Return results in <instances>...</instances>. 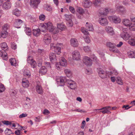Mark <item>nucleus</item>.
Instances as JSON below:
<instances>
[{
	"mask_svg": "<svg viewBox=\"0 0 135 135\" xmlns=\"http://www.w3.org/2000/svg\"><path fill=\"white\" fill-rule=\"evenodd\" d=\"M46 26V29L53 34L57 33L59 32V31L57 29L55 28L54 26L51 22H48L45 23Z\"/></svg>",
	"mask_w": 135,
	"mask_h": 135,
	"instance_id": "1",
	"label": "nucleus"
},
{
	"mask_svg": "<svg viewBox=\"0 0 135 135\" xmlns=\"http://www.w3.org/2000/svg\"><path fill=\"white\" fill-rule=\"evenodd\" d=\"M106 45L110 48L109 50L115 53L118 51V50L116 47V45L115 44L108 42L107 43Z\"/></svg>",
	"mask_w": 135,
	"mask_h": 135,
	"instance_id": "2",
	"label": "nucleus"
},
{
	"mask_svg": "<svg viewBox=\"0 0 135 135\" xmlns=\"http://www.w3.org/2000/svg\"><path fill=\"white\" fill-rule=\"evenodd\" d=\"M62 45L61 44H58L56 46H54L53 44L51 45V47L52 48L53 47L55 49V53L58 55H59L61 53V48Z\"/></svg>",
	"mask_w": 135,
	"mask_h": 135,
	"instance_id": "3",
	"label": "nucleus"
},
{
	"mask_svg": "<svg viewBox=\"0 0 135 135\" xmlns=\"http://www.w3.org/2000/svg\"><path fill=\"white\" fill-rule=\"evenodd\" d=\"M27 62L30 64L31 67L35 68L36 66V64L35 61L33 60L32 57L28 56L27 59Z\"/></svg>",
	"mask_w": 135,
	"mask_h": 135,
	"instance_id": "4",
	"label": "nucleus"
},
{
	"mask_svg": "<svg viewBox=\"0 0 135 135\" xmlns=\"http://www.w3.org/2000/svg\"><path fill=\"white\" fill-rule=\"evenodd\" d=\"M120 35L121 37L126 41L128 40L129 38H131V35L126 32H122Z\"/></svg>",
	"mask_w": 135,
	"mask_h": 135,
	"instance_id": "5",
	"label": "nucleus"
},
{
	"mask_svg": "<svg viewBox=\"0 0 135 135\" xmlns=\"http://www.w3.org/2000/svg\"><path fill=\"white\" fill-rule=\"evenodd\" d=\"M108 18L110 21L116 23H120L121 21L120 18L117 16H110Z\"/></svg>",
	"mask_w": 135,
	"mask_h": 135,
	"instance_id": "6",
	"label": "nucleus"
},
{
	"mask_svg": "<svg viewBox=\"0 0 135 135\" xmlns=\"http://www.w3.org/2000/svg\"><path fill=\"white\" fill-rule=\"evenodd\" d=\"M73 58V59L76 60H78L80 59V55L79 52L75 51L73 52L72 54Z\"/></svg>",
	"mask_w": 135,
	"mask_h": 135,
	"instance_id": "7",
	"label": "nucleus"
},
{
	"mask_svg": "<svg viewBox=\"0 0 135 135\" xmlns=\"http://www.w3.org/2000/svg\"><path fill=\"white\" fill-rule=\"evenodd\" d=\"M91 59L87 56H85L84 57L83 61L87 66H90L91 65Z\"/></svg>",
	"mask_w": 135,
	"mask_h": 135,
	"instance_id": "8",
	"label": "nucleus"
},
{
	"mask_svg": "<svg viewBox=\"0 0 135 135\" xmlns=\"http://www.w3.org/2000/svg\"><path fill=\"white\" fill-rule=\"evenodd\" d=\"M123 24L125 26L129 27L130 25H132V22L131 21L128 19L125 18L122 21Z\"/></svg>",
	"mask_w": 135,
	"mask_h": 135,
	"instance_id": "9",
	"label": "nucleus"
},
{
	"mask_svg": "<svg viewBox=\"0 0 135 135\" xmlns=\"http://www.w3.org/2000/svg\"><path fill=\"white\" fill-rule=\"evenodd\" d=\"M51 41V38L48 35H45L44 37V41L46 44H50Z\"/></svg>",
	"mask_w": 135,
	"mask_h": 135,
	"instance_id": "10",
	"label": "nucleus"
},
{
	"mask_svg": "<svg viewBox=\"0 0 135 135\" xmlns=\"http://www.w3.org/2000/svg\"><path fill=\"white\" fill-rule=\"evenodd\" d=\"M7 53L4 51H2L0 50V56L2 57L4 60H6L8 59Z\"/></svg>",
	"mask_w": 135,
	"mask_h": 135,
	"instance_id": "11",
	"label": "nucleus"
},
{
	"mask_svg": "<svg viewBox=\"0 0 135 135\" xmlns=\"http://www.w3.org/2000/svg\"><path fill=\"white\" fill-rule=\"evenodd\" d=\"M49 58L50 61L53 63H55L56 61V58L55 55L54 53H51L49 55Z\"/></svg>",
	"mask_w": 135,
	"mask_h": 135,
	"instance_id": "12",
	"label": "nucleus"
},
{
	"mask_svg": "<svg viewBox=\"0 0 135 135\" xmlns=\"http://www.w3.org/2000/svg\"><path fill=\"white\" fill-rule=\"evenodd\" d=\"M99 22L100 25H105L108 23V21L107 19L104 18H99Z\"/></svg>",
	"mask_w": 135,
	"mask_h": 135,
	"instance_id": "13",
	"label": "nucleus"
},
{
	"mask_svg": "<svg viewBox=\"0 0 135 135\" xmlns=\"http://www.w3.org/2000/svg\"><path fill=\"white\" fill-rule=\"evenodd\" d=\"M57 28L61 31H64L66 29V27L65 25L63 23H57Z\"/></svg>",
	"mask_w": 135,
	"mask_h": 135,
	"instance_id": "14",
	"label": "nucleus"
},
{
	"mask_svg": "<svg viewBox=\"0 0 135 135\" xmlns=\"http://www.w3.org/2000/svg\"><path fill=\"white\" fill-rule=\"evenodd\" d=\"M110 108L109 106H108L107 107H103L101 109H95V110H103L101 112L103 114H105L106 113H110L111 112L109 111L108 109L109 108Z\"/></svg>",
	"mask_w": 135,
	"mask_h": 135,
	"instance_id": "15",
	"label": "nucleus"
},
{
	"mask_svg": "<svg viewBox=\"0 0 135 135\" xmlns=\"http://www.w3.org/2000/svg\"><path fill=\"white\" fill-rule=\"evenodd\" d=\"M22 85L25 88H28L29 85V83L28 80L23 79L22 81Z\"/></svg>",
	"mask_w": 135,
	"mask_h": 135,
	"instance_id": "16",
	"label": "nucleus"
},
{
	"mask_svg": "<svg viewBox=\"0 0 135 135\" xmlns=\"http://www.w3.org/2000/svg\"><path fill=\"white\" fill-rule=\"evenodd\" d=\"M40 2V0H31L30 4L33 7H36Z\"/></svg>",
	"mask_w": 135,
	"mask_h": 135,
	"instance_id": "17",
	"label": "nucleus"
},
{
	"mask_svg": "<svg viewBox=\"0 0 135 135\" xmlns=\"http://www.w3.org/2000/svg\"><path fill=\"white\" fill-rule=\"evenodd\" d=\"M70 44L72 46L74 47H77L78 45V41L75 38L71 39L70 41Z\"/></svg>",
	"mask_w": 135,
	"mask_h": 135,
	"instance_id": "18",
	"label": "nucleus"
},
{
	"mask_svg": "<svg viewBox=\"0 0 135 135\" xmlns=\"http://www.w3.org/2000/svg\"><path fill=\"white\" fill-rule=\"evenodd\" d=\"M83 5L85 8H88L91 5V3L88 0H83Z\"/></svg>",
	"mask_w": 135,
	"mask_h": 135,
	"instance_id": "19",
	"label": "nucleus"
},
{
	"mask_svg": "<svg viewBox=\"0 0 135 135\" xmlns=\"http://www.w3.org/2000/svg\"><path fill=\"white\" fill-rule=\"evenodd\" d=\"M47 72V70L45 67L44 66H42L40 69L39 71V74L41 75L45 74Z\"/></svg>",
	"mask_w": 135,
	"mask_h": 135,
	"instance_id": "20",
	"label": "nucleus"
},
{
	"mask_svg": "<svg viewBox=\"0 0 135 135\" xmlns=\"http://www.w3.org/2000/svg\"><path fill=\"white\" fill-rule=\"evenodd\" d=\"M39 29L43 32H44L46 30L45 23H40L38 25Z\"/></svg>",
	"mask_w": 135,
	"mask_h": 135,
	"instance_id": "21",
	"label": "nucleus"
},
{
	"mask_svg": "<svg viewBox=\"0 0 135 135\" xmlns=\"http://www.w3.org/2000/svg\"><path fill=\"white\" fill-rule=\"evenodd\" d=\"M105 30L107 32L109 35H112L114 34V33L113 28L110 27H106Z\"/></svg>",
	"mask_w": 135,
	"mask_h": 135,
	"instance_id": "22",
	"label": "nucleus"
},
{
	"mask_svg": "<svg viewBox=\"0 0 135 135\" xmlns=\"http://www.w3.org/2000/svg\"><path fill=\"white\" fill-rule=\"evenodd\" d=\"M99 76L102 78H104L106 77V73L104 71L102 70H100L99 71Z\"/></svg>",
	"mask_w": 135,
	"mask_h": 135,
	"instance_id": "23",
	"label": "nucleus"
},
{
	"mask_svg": "<svg viewBox=\"0 0 135 135\" xmlns=\"http://www.w3.org/2000/svg\"><path fill=\"white\" fill-rule=\"evenodd\" d=\"M8 33L6 31L1 32L0 31V38H5L8 36Z\"/></svg>",
	"mask_w": 135,
	"mask_h": 135,
	"instance_id": "24",
	"label": "nucleus"
},
{
	"mask_svg": "<svg viewBox=\"0 0 135 135\" xmlns=\"http://www.w3.org/2000/svg\"><path fill=\"white\" fill-rule=\"evenodd\" d=\"M23 74L27 78H29L30 77L31 74L30 71L27 69L23 70Z\"/></svg>",
	"mask_w": 135,
	"mask_h": 135,
	"instance_id": "25",
	"label": "nucleus"
},
{
	"mask_svg": "<svg viewBox=\"0 0 135 135\" xmlns=\"http://www.w3.org/2000/svg\"><path fill=\"white\" fill-rule=\"evenodd\" d=\"M3 7L4 9H8L11 8V4L9 2H7L3 4Z\"/></svg>",
	"mask_w": 135,
	"mask_h": 135,
	"instance_id": "26",
	"label": "nucleus"
},
{
	"mask_svg": "<svg viewBox=\"0 0 135 135\" xmlns=\"http://www.w3.org/2000/svg\"><path fill=\"white\" fill-rule=\"evenodd\" d=\"M85 26L89 31H93V26L91 23L86 22Z\"/></svg>",
	"mask_w": 135,
	"mask_h": 135,
	"instance_id": "27",
	"label": "nucleus"
},
{
	"mask_svg": "<svg viewBox=\"0 0 135 135\" xmlns=\"http://www.w3.org/2000/svg\"><path fill=\"white\" fill-rule=\"evenodd\" d=\"M60 63L61 65L62 66H65L67 64L66 60L63 57L61 58Z\"/></svg>",
	"mask_w": 135,
	"mask_h": 135,
	"instance_id": "28",
	"label": "nucleus"
},
{
	"mask_svg": "<svg viewBox=\"0 0 135 135\" xmlns=\"http://www.w3.org/2000/svg\"><path fill=\"white\" fill-rule=\"evenodd\" d=\"M40 30L39 29H34L33 30V33L35 36H38L40 33Z\"/></svg>",
	"mask_w": 135,
	"mask_h": 135,
	"instance_id": "29",
	"label": "nucleus"
},
{
	"mask_svg": "<svg viewBox=\"0 0 135 135\" xmlns=\"http://www.w3.org/2000/svg\"><path fill=\"white\" fill-rule=\"evenodd\" d=\"M68 84H69V87L72 89H75L76 87V85L75 83L73 81H70Z\"/></svg>",
	"mask_w": 135,
	"mask_h": 135,
	"instance_id": "30",
	"label": "nucleus"
},
{
	"mask_svg": "<svg viewBox=\"0 0 135 135\" xmlns=\"http://www.w3.org/2000/svg\"><path fill=\"white\" fill-rule=\"evenodd\" d=\"M36 90L37 92L38 93L41 94L43 92L42 88L40 85H37L36 86Z\"/></svg>",
	"mask_w": 135,
	"mask_h": 135,
	"instance_id": "31",
	"label": "nucleus"
},
{
	"mask_svg": "<svg viewBox=\"0 0 135 135\" xmlns=\"http://www.w3.org/2000/svg\"><path fill=\"white\" fill-rule=\"evenodd\" d=\"M9 61L11 65L14 66H16L17 65L16 60L15 59H10Z\"/></svg>",
	"mask_w": 135,
	"mask_h": 135,
	"instance_id": "32",
	"label": "nucleus"
},
{
	"mask_svg": "<svg viewBox=\"0 0 135 135\" xmlns=\"http://www.w3.org/2000/svg\"><path fill=\"white\" fill-rule=\"evenodd\" d=\"M1 48L4 50H6L8 49V47L6 42H3L1 44Z\"/></svg>",
	"mask_w": 135,
	"mask_h": 135,
	"instance_id": "33",
	"label": "nucleus"
},
{
	"mask_svg": "<svg viewBox=\"0 0 135 135\" xmlns=\"http://www.w3.org/2000/svg\"><path fill=\"white\" fill-rule=\"evenodd\" d=\"M116 81L117 83L120 85H122L123 84V82L121 78L119 77H117Z\"/></svg>",
	"mask_w": 135,
	"mask_h": 135,
	"instance_id": "34",
	"label": "nucleus"
},
{
	"mask_svg": "<svg viewBox=\"0 0 135 135\" xmlns=\"http://www.w3.org/2000/svg\"><path fill=\"white\" fill-rule=\"evenodd\" d=\"M20 13V11L17 9H15L13 11V13L17 16H19Z\"/></svg>",
	"mask_w": 135,
	"mask_h": 135,
	"instance_id": "35",
	"label": "nucleus"
},
{
	"mask_svg": "<svg viewBox=\"0 0 135 135\" xmlns=\"http://www.w3.org/2000/svg\"><path fill=\"white\" fill-rule=\"evenodd\" d=\"M81 31L82 33L84 34V36H87L89 34L88 31L84 27L81 28Z\"/></svg>",
	"mask_w": 135,
	"mask_h": 135,
	"instance_id": "36",
	"label": "nucleus"
},
{
	"mask_svg": "<svg viewBox=\"0 0 135 135\" xmlns=\"http://www.w3.org/2000/svg\"><path fill=\"white\" fill-rule=\"evenodd\" d=\"M22 23V21L20 20H18L14 23V26L17 28H19L20 27H17V25H19L21 23Z\"/></svg>",
	"mask_w": 135,
	"mask_h": 135,
	"instance_id": "37",
	"label": "nucleus"
},
{
	"mask_svg": "<svg viewBox=\"0 0 135 135\" xmlns=\"http://www.w3.org/2000/svg\"><path fill=\"white\" fill-rule=\"evenodd\" d=\"M135 39V38H132L131 37L129 38L128 41V43L130 45L132 46Z\"/></svg>",
	"mask_w": 135,
	"mask_h": 135,
	"instance_id": "38",
	"label": "nucleus"
},
{
	"mask_svg": "<svg viewBox=\"0 0 135 135\" xmlns=\"http://www.w3.org/2000/svg\"><path fill=\"white\" fill-rule=\"evenodd\" d=\"M65 72L68 76L70 77L72 75V73L69 70L65 69Z\"/></svg>",
	"mask_w": 135,
	"mask_h": 135,
	"instance_id": "39",
	"label": "nucleus"
},
{
	"mask_svg": "<svg viewBox=\"0 0 135 135\" xmlns=\"http://www.w3.org/2000/svg\"><path fill=\"white\" fill-rule=\"evenodd\" d=\"M25 32L26 34L28 35H30L31 34V30L29 28H26L25 30Z\"/></svg>",
	"mask_w": 135,
	"mask_h": 135,
	"instance_id": "40",
	"label": "nucleus"
},
{
	"mask_svg": "<svg viewBox=\"0 0 135 135\" xmlns=\"http://www.w3.org/2000/svg\"><path fill=\"white\" fill-rule=\"evenodd\" d=\"M45 9L47 11H50L52 10V8L51 6L49 5H46L45 6Z\"/></svg>",
	"mask_w": 135,
	"mask_h": 135,
	"instance_id": "41",
	"label": "nucleus"
},
{
	"mask_svg": "<svg viewBox=\"0 0 135 135\" xmlns=\"http://www.w3.org/2000/svg\"><path fill=\"white\" fill-rule=\"evenodd\" d=\"M65 78L63 77H61L60 79V85L63 86L64 85Z\"/></svg>",
	"mask_w": 135,
	"mask_h": 135,
	"instance_id": "42",
	"label": "nucleus"
},
{
	"mask_svg": "<svg viewBox=\"0 0 135 135\" xmlns=\"http://www.w3.org/2000/svg\"><path fill=\"white\" fill-rule=\"evenodd\" d=\"M76 11L78 12L80 14H82L84 13L83 10L80 7H78Z\"/></svg>",
	"mask_w": 135,
	"mask_h": 135,
	"instance_id": "43",
	"label": "nucleus"
},
{
	"mask_svg": "<svg viewBox=\"0 0 135 135\" xmlns=\"http://www.w3.org/2000/svg\"><path fill=\"white\" fill-rule=\"evenodd\" d=\"M65 16V18L67 21L72 20V16L71 15L66 14Z\"/></svg>",
	"mask_w": 135,
	"mask_h": 135,
	"instance_id": "44",
	"label": "nucleus"
},
{
	"mask_svg": "<svg viewBox=\"0 0 135 135\" xmlns=\"http://www.w3.org/2000/svg\"><path fill=\"white\" fill-rule=\"evenodd\" d=\"M5 90V88L4 85L1 83H0V93L4 91Z\"/></svg>",
	"mask_w": 135,
	"mask_h": 135,
	"instance_id": "45",
	"label": "nucleus"
},
{
	"mask_svg": "<svg viewBox=\"0 0 135 135\" xmlns=\"http://www.w3.org/2000/svg\"><path fill=\"white\" fill-rule=\"evenodd\" d=\"M5 134H6L7 135H9L12 133L11 130L7 128L6 129L5 131Z\"/></svg>",
	"mask_w": 135,
	"mask_h": 135,
	"instance_id": "46",
	"label": "nucleus"
},
{
	"mask_svg": "<svg viewBox=\"0 0 135 135\" xmlns=\"http://www.w3.org/2000/svg\"><path fill=\"white\" fill-rule=\"evenodd\" d=\"M45 17L46 16L44 15L41 14L39 16V18L40 20L44 21L45 19Z\"/></svg>",
	"mask_w": 135,
	"mask_h": 135,
	"instance_id": "47",
	"label": "nucleus"
},
{
	"mask_svg": "<svg viewBox=\"0 0 135 135\" xmlns=\"http://www.w3.org/2000/svg\"><path fill=\"white\" fill-rule=\"evenodd\" d=\"M103 1V0H95L94 2V3L95 5L96 6L98 4L102 3Z\"/></svg>",
	"mask_w": 135,
	"mask_h": 135,
	"instance_id": "48",
	"label": "nucleus"
},
{
	"mask_svg": "<svg viewBox=\"0 0 135 135\" xmlns=\"http://www.w3.org/2000/svg\"><path fill=\"white\" fill-rule=\"evenodd\" d=\"M129 27L131 31H135V24L132 23V25H130Z\"/></svg>",
	"mask_w": 135,
	"mask_h": 135,
	"instance_id": "49",
	"label": "nucleus"
},
{
	"mask_svg": "<svg viewBox=\"0 0 135 135\" xmlns=\"http://www.w3.org/2000/svg\"><path fill=\"white\" fill-rule=\"evenodd\" d=\"M69 9L71 12L73 14L75 13V11L74 7L70 6H69Z\"/></svg>",
	"mask_w": 135,
	"mask_h": 135,
	"instance_id": "50",
	"label": "nucleus"
},
{
	"mask_svg": "<svg viewBox=\"0 0 135 135\" xmlns=\"http://www.w3.org/2000/svg\"><path fill=\"white\" fill-rule=\"evenodd\" d=\"M67 26L69 27H72L73 25V23L72 20H70L67 21Z\"/></svg>",
	"mask_w": 135,
	"mask_h": 135,
	"instance_id": "51",
	"label": "nucleus"
},
{
	"mask_svg": "<svg viewBox=\"0 0 135 135\" xmlns=\"http://www.w3.org/2000/svg\"><path fill=\"white\" fill-rule=\"evenodd\" d=\"M84 37L86 42L87 43H89L90 42V40L88 36H84Z\"/></svg>",
	"mask_w": 135,
	"mask_h": 135,
	"instance_id": "52",
	"label": "nucleus"
},
{
	"mask_svg": "<svg viewBox=\"0 0 135 135\" xmlns=\"http://www.w3.org/2000/svg\"><path fill=\"white\" fill-rule=\"evenodd\" d=\"M15 133L16 135H22V133L20 130H17L15 131Z\"/></svg>",
	"mask_w": 135,
	"mask_h": 135,
	"instance_id": "53",
	"label": "nucleus"
},
{
	"mask_svg": "<svg viewBox=\"0 0 135 135\" xmlns=\"http://www.w3.org/2000/svg\"><path fill=\"white\" fill-rule=\"evenodd\" d=\"M27 114L26 113H22V114L19 115V118H21L24 117H27Z\"/></svg>",
	"mask_w": 135,
	"mask_h": 135,
	"instance_id": "54",
	"label": "nucleus"
},
{
	"mask_svg": "<svg viewBox=\"0 0 135 135\" xmlns=\"http://www.w3.org/2000/svg\"><path fill=\"white\" fill-rule=\"evenodd\" d=\"M11 47L12 49L14 50L16 49L17 47L16 45L14 43H12Z\"/></svg>",
	"mask_w": 135,
	"mask_h": 135,
	"instance_id": "55",
	"label": "nucleus"
},
{
	"mask_svg": "<svg viewBox=\"0 0 135 135\" xmlns=\"http://www.w3.org/2000/svg\"><path fill=\"white\" fill-rule=\"evenodd\" d=\"M83 49L86 52H88L90 50V48L88 46H85L84 47Z\"/></svg>",
	"mask_w": 135,
	"mask_h": 135,
	"instance_id": "56",
	"label": "nucleus"
},
{
	"mask_svg": "<svg viewBox=\"0 0 135 135\" xmlns=\"http://www.w3.org/2000/svg\"><path fill=\"white\" fill-rule=\"evenodd\" d=\"M3 123L6 125H10L12 124L11 122H9L8 121H4L3 122Z\"/></svg>",
	"mask_w": 135,
	"mask_h": 135,
	"instance_id": "57",
	"label": "nucleus"
},
{
	"mask_svg": "<svg viewBox=\"0 0 135 135\" xmlns=\"http://www.w3.org/2000/svg\"><path fill=\"white\" fill-rule=\"evenodd\" d=\"M43 113L45 115H47L49 114L50 112L48 110L45 109L44 110Z\"/></svg>",
	"mask_w": 135,
	"mask_h": 135,
	"instance_id": "58",
	"label": "nucleus"
},
{
	"mask_svg": "<svg viewBox=\"0 0 135 135\" xmlns=\"http://www.w3.org/2000/svg\"><path fill=\"white\" fill-rule=\"evenodd\" d=\"M45 64L46 65V67L47 68H51V66L50 63L49 62H45Z\"/></svg>",
	"mask_w": 135,
	"mask_h": 135,
	"instance_id": "59",
	"label": "nucleus"
},
{
	"mask_svg": "<svg viewBox=\"0 0 135 135\" xmlns=\"http://www.w3.org/2000/svg\"><path fill=\"white\" fill-rule=\"evenodd\" d=\"M108 12L109 11L108 9H105L104 12L103 13V14L104 15H106L108 13Z\"/></svg>",
	"mask_w": 135,
	"mask_h": 135,
	"instance_id": "60",
	"label": "nucleus"
},
{
	"mask_svg": "<svg viewBox=\"0 0 135 135\" xmlns=\"http://www.w3.org/2000/svg\"><path fill=\"white\" fill-rule=\"evenodd\" d=\"M129 105H123L122 107V108H125L127 110L129 108H130L131 107H129Z\"/></svg>",
	"mask_w": 135,
	"mask_h": 135,
	"instance_id": "61",
	"label": "nucleus"
},
{
	"mask_svg": "<svg viewBox=\"0 0 135 135\" xmlns=\"http://www.w3.org/2000/svg\"><path fill=\"white\" fill-rule=\"evenodd\" d=\"M111 73L112 74L117 75L118 74V73L116 70H114L113 71H111Z\"/></svg>",
	"mask_w": 135,
	"mask_h": 135,
	"instance_id": "62",
	"label": "nucleus"
},
{
	"mask_svg": "<svg viewBox=\"0 0 135 135\" xmlns=\"http://www.w3.org/2000/svg\"><path fill=\"white\" fill-rule=\"evenodd\" d=\"M29 44L31 47H33L34 46V45H35V43L33 41L31 42H30L29 43Z\"/></svg>",
	"mask_w": 135,
	"mask_h": 135,
	"instance_id": "63",
	"label": "nucleus"
},
{
	"mask_svg": "<svg viewBox=\"0 0 135 135\" xmlns=\"http://www.w3.org/2000/svg\"><path fill=\"white\" fill-rule=\"evenodd\" d=\"M9 27V26L7 24H5L4 25L3 28L6 30Z\"/></svg>",
	"mask_w": 135,
	"mask_h": 135,
	"instance_id": "64",
	"label": "nucleus"
}]
</instances>
